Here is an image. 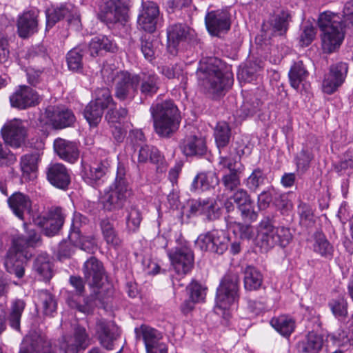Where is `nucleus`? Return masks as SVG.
Returning <instances> with one entry per match:
<instances>
[{
  "label": "nucleus",
  "mask_w": 353,
  "mask_h": 353,
  "mask_svg": "<svg viewBox=\"0 0 353 353\" xmlns=\"http://www.w3.org/2000/svg\"><path fill=\"white\" fill-rule=\"evenodd\" d=\"M256 244L265 252L275 245L287 246L292 239L290 228L274 227L273 216H265L259 222L257 229Z\"/></svg>",
  "instance_id": "423d86ee"
},
{
  "label": "nucleus",
  "mask_w": 353,
  "mask_h": 353,
  "mask_svg": "<svg viewBox=\"0 0 353 353\" xmlns=\"http://www.w3.org/2000/svg\"><path fill=\"white\" fill-rule=\"evenodd\" d=\"M220 60L210 58L207 61H201L196 71V75L203 81V86L212 94H221L229 89L233 84V74L227 71L223 72L218 63Z\"/></svg>",
  "instance_id": "39448f33"
},
{
  "label": "nucleus",
  "mask_w": 353,
  "mask_h": 353,
  "mask_svg": "<svg viewBox=\"0 0 353 353\" xmlns=\"http://www.w3.org/2000/svg\"><path fill=\"white\" fill-rule=\"evenodd\" d=\"M47 179L54 187L65 190L70 183V174L67 168L60 163H50L46 170Z\"/></svg>",
  "instance_id": "412c9836"
},
{
  "label": "nucleus",
  "mask_w": 353,
  "mask_h": 353,
  "mask_svg": "<svg viewBox=\"0 0 353 353\" xmlns=\"http://www.w3.org/2000/svg\"><path fill=\"white\" fill-rule=\"evenodd\" d=\"M159 9L157 4L150 1H143L138 16V23L146 32H152L156 29Z\"/></svg>",
  "instance_id": "a211bd4d"
},
{
  "label": "nucleus",
  "mask_w": 353,
  "mask_h": 353,
  "mask_svg": "<svg viewBox=\"0 0 353 353\" xmlns=\"http://www.w3.org/2000/svg\"><path fill=\"white\" fill-rule=\"evenodd\" d=\"M219 165L223 168H226L229 171H234L235 169H243V165L240 163V157L234 152H230L225 154H221V150H219Z\"/></svg>",
  "instance_id": "09e8293b"
},
{
  "label": "nucleus",
  "mask_w": 353,
  "mask_h": 353,
  "mask_svg": "<svg viewBox=\"0 0 353 353\" xmlns=\"http://www.w3.org/2000/svg\"><path fill=\"white\" fill-rule=\"evenodd\" d=\"M263 276L254 267L248 266L244 272V287L246 290H258L262 285Z\"/></svg>",
  "instance_id": "37998d69"
},
{
  "label": "nucleus",
  "mask_w": 353,
  "mask_h": 353,
  "mask_svg": "<svg viewBox=\"0 0 353 353\" xmlns=\"http://www.w3.org/2000/svg\"><path fill=\"white\" fill-rule=\"evenodd\" d=\"M328 336L339 346H345L350 344L353 347V333L350 330L347 334L344 330H338L336 332Z\"/></svg>",
  "instance_id": "0e129e2a"
},
{
  "label": "nucleus",
  "mask_w": 353,
  "mask_h": 353,
  "mask_svg": "<svg viewBox=\"0 0 353 353\" xmlns=\"http://www.w3.org/2000/svg\"><path fill=\"white\" fill-rule=\"evenodd\" d=\"M88 53L91 57L103 55L106 52H116L118 47L111 37L99 34L93 37L88 45Z\"/></svg>",
  "instance_id": "cd10ccee"
},
{
  "label": "nucleus",
  "mask_w": 353,
  "mask_h": 353,
  "mask_svg": "<svg viewBox=\"0 0 353 353\" xmlns=\"http://www.w3.org/2000/svg\"><path fill=\"white\" fill-rule=\"evenodd\" d=\"M168 255L179 276L188 274L193 267L194 253L185 241H177L176 245L168 250Z\"/></svg>",
  "instance_id": "9b49d317"
},
{
  "label": "nucleus",
  "mask_w": 353,
  "mask_h": 353,
  "mask_svg": "<svg viewBox=\"0 0 353 353\" xmlns=\"http://www.w3.org/2000/svg\"><path fill=\"white\" fill-rule=\"evenodd\" d=\"M291 15L288 11L282 10L274 15L270 21L272 32L278 35L285 34L288 29Z\"/></svg>",
  "instance_id": "c03bdc74"
},
{
  "label": "nucleus",
  "mask_w": 353,
  "mask_h": 353,
  "mask_svg": "<svg viewBox=\"0 0 353 353\" xmlns=\"http://www.w3.org/2000/svg\"><path fill=\"white\" fill-rule=\"evenodd\" d=\"M109 168L110 163L106 160L94 163L88 170L85 169L83 179L92 187L99 186L105 182Z\"/></svg>",
  "instance_id": "bb28decb"
},
{
  "label": "nucleus",
  "mask_w": 353,
  "mask_h": 353,
  "mask_svg": "<svg viewBox=\"0 0 353 353\" xmlns=\"http://www.w3.org/2000/svg\"><path fill=\"white\" fill-rule=\"evenodd\" d=\"M150 112L156 133L161 137H170L179 128L181 116L172 100L154 101Z\"/></svg>",
  "instance_id": "20e7f679"
},
{
  "label": "nucleus",
  "mask_w": 353,
  "mask_h": 353,
  "mask_svg": "<svg viewBox=\"0 0 353 353\" xmlns=\"http://www.w3.org/2000/svg\"><path fill=\"white\" fill-rule=\"evenodd\" d=\"M189 296L193 300L201 303L206 296L207 288L197 281H192L186 288Z\"/></svg>",
  "instance_id": "bf43d9fd"
},
{
  "label": "nucleus",
  "mask_w": 353,
  "mask_h": 353,
  "mask_svg": "<svg viewBox=\"0 0 353 353\" xmlns=\"http://www.w3.org/2000/svg\"><path fill=\"white\" fill-rule=\"evenodd\" d=\"M101 72L106 83H114V95L117 99L120 101H132L134 98L139 86L137 74L113 69L110 65H103Z\"/></svg>",
  "instance_id": "6e6552de"
},
{
  "label": "nucleus",
  "mask_w": 353,
  "mask_h": 353,
  "mask_svg": "<svg viewBox=\"0 0 353 353\" xmlns=\"http://www.w3.org/2000/svg\"><path fill=\"white\" fill-rule=\"evenodd\" d=\"M190 31L188 26L182 23L174 24L168 28V50L171 54H176L177 47L180 43L186 41L190 35Z\"/></svg>",
  "instance_id": "5701e85b"
},
{
  "label": "nucleus",
  "mask_w": 353,
  "mask_h": 353,
  "mask_svg": "<svg viewBox=\"0 0 353 353\" xmlns=\"http://www.w3.org/2000/svg\"><path fill=\"white\" fill-rule=\"evenodd\" d=\"M270 325L284 337H289L294 331L296 327L294 319L287 315H281L272 318L270 321Z\"/></svg>",
  "instance_id": "a19ab883"
},
{
  "label": "nucleus",
  "mask_w": 353,
  "mask_h": 353,
  "mask_svg": "<svg viewBox=\"0 0 353 353\" xmlns=\"http://www.w3.org/2000/svg\"><path fill=\"white\" fill-rule=\"evenodd\" d=\"M39 155L37 154H26L21 157V168L23 172H34L37 168Z\"/></svg>",
  "instance_id": "69168bd1"
},
{
  "label": "nucleus",
  "mask_w": 353,
  "mask_h": 353,
  "mask_svg": "<svg viewBox=\"0 0 353 353\" xmlns=\"http://www.w3.org/2000/svg\"><path fill=\"white\" fill-rule=\"evenodd\" d=\"M11 106L19 109H26L39 103V95L32 88L20 85L10 97Z\"/></svg>",
  "instance_id": "aec40b11"
},
{
  "label": "nucleus",
  "mask_w": 353,
  "mask_h": 353,
  "mask_svg": "<svg viewBox=\"0 0 353 353\" xmlns=\"http://www.w3.org/2000/svg\"><path fill=\"white\" fill-rule=\"evenodd\" d=\"M348 66L346 63L339 62L330 67L329 72L325 75L322 83L323 92L332 94L344 83Z\"/></svg>",
  "instance_id": "dca6fc26"
},
{
  "label": "nucleus",
  "mask_w": 353,
  "mask_h": 353,
  "mask_svg": "<svg viewBox=\"0 0 353 353\" xmlns=\"http://www.w3.org/2000/svg\"><path fill=\"white\" fill-rule=\"evenodd\" d=\"M59 349L64 353H78L81 347L73 339L72 336H63L59 340Z\"/></svg>",
  "instance_id": "774afa93"
},
{
  "label": "nucleus",
  "mask_w": 353,
  "mask_h": 353,
  "mask_svg": "<svg viewBox=\"0 0 353 353\" xmlns=\"http://www.w3.org/2000/svg\"><path fill=\"white\" fill-rule=\"evenodd\" d=\"M205 26L209 33L212 36L221 37L230 29L231 20L230 14L222 10L211 11L205 17Z\"/></svg>",
  "instance_id": "f3484780"
},
{
  "label": "nucleus",
  "mask_w": 353,
  "mask_h": 353,
  "mask_svg": "<svg viewBox=\"0 0 353 353\" xmlns=\"http://www.w3.org/2000/svg\"><path fill=\"white\" fill-rule=\"evenodd\" d=\"M32 270L42 279L49 281L53 274L52 263L49 256L46 254H39L34 260Z\"/></svg>",
  "instance_id": "58836bf2"
},
{
  "label": "nucleus",
  "mask_w": 353,
  "mask_h": 353,
  "mask_svg": "<svg viewBox=\"0 0 353 353\" xmlns=\"http://www.w3.org/2000/svg\"><path fill=\"white\" fill-rule=\"evenodd\" d=\"M25 305V302L21 299H17L12 304L8 321L10 325L16 330H20V320Z\"/></svg>",
  "instance_id": "603ef678"
},
{
  "label": "nucleus",
  "mask_w": 353,
  "mask_h": 353,
  "mask_svg": "<svg viewBox=\"0 0 353 353\" xmlns=\"http://www.w3.org/2000/svg\"><path fill=\"white\" fill-rule=\"evenodd\" d=\"M39 303L42 307L45 315L51 316L57 310V302L54 297L48 290L38 292Z\"/></svg>",
  "instance_id": "de8ad7c7"
},
{
  "label": "nucleus",
  "mask_w": 353,
  "mask_h": 353,
  "mask_svg": "<svg viewBox=\"0 0 353 353\" xmlns=\"http://www.w3.org/2000/svg\"><path fill=\"white\" fill-rule=\"evenodd\" d=\"M125 0H103L99 18L106 23H123L127 19Z\"/></svg>",
  "instance_id": "4468645a"
},
{
  "label": "nucleus",
  "mask_w": 353,
  "mask_h": 353,
  "mask_svg": "<svg viewBox=\"0 0 353 353\" xmlns=\"http://www.w3.org/2000/svg\"><path fill=\"white\" fill-rule=\"evenodd\" d=\"M323 344L322 335L310 332L298 343V348L300 352L303 353H317L321 350Z\"/></svg>",
  "instance_id": "4c0bfd02"
},
{
  "label": "nucleus",
  "mask_w": 353,
  "mask_h": 353,
  "mask_svg": "<svg viewBox=\"0 0 353 353\" xmlns=\"http://www.w3.org/2000/svg\"><path fill=\"white\" fill-rule=\"evenodd\" d=\"M243 169H235L223 176L221 182L225 190L234 191L241 184L240 174Z\"/></svg>",
  "instance_id": "4d7b16f0"
},
{
  "label": "nucleus",
  "mask_w": 353,
  "mask_h": 353,
  "mask_svg": "<svg viewBox=\"0 0 353 353\" xmlns=\"http://www.w3.org/2000/svg\"><path fill=\"white\" fill-rule=\"evenodd\" d=\"M110 105H114V101L110 91L106 88L97 89L95 91V99L91 101L85 108L83 115L90 126H97L101 120L103 111Z\"/></svg>",
  "instance_id": "9d476101"
},
{
  "label": "nucleus",
  "mask_w": 353,
  "mask_h": 353,
  "mask_svg": "<svg viewBox=\"0 0 353 353\" xmlns=\"http://www.w3.org/2000/svg\"><path fill=\"white\" fill-rule=\"evenodd\" d=\"M318 25L321 32V47L324 53L330 54L341 46L345 37L339 17L330 11L320 14Z\"/></svg>",
  "instance_id": "0eeeda50"
},
{
  "label": "nucleus",
  "mask_w": 353,
  "mask_h": 353,
  "mask_svg": "<svg viewBox=\"0 0 353 353\" xmlns=\"http://www.w3.org/2000/svg\"><path fill=\"white\" fill-rule=\"evenodd\" d=\"M26 57L30 60L41 61L46 65L50 63V58L49 57L46 48L43 45L33 46L28 51Z\"/></svg>",
  "instance_id": "13d9d810"
},
{
  "label": "nucleus",
  "mask_w": 353,
  "mask_h": 353,
  "mask_svg": "<svg viewBox=\"0 0 353 353\" xmlns=\"http://www.w3.org/2000/svg\"><path fill=\"white\" fill-rule=\"evenodd\" d=\"M38 15L37 10L23 12L17 19V32L21 38L26 39L38 31Z\"/></svg>",
  "instance_id": "b1692460"
},
{
  "label": "nucleus",
  "mask_w": 353,
  "mask_h": 353,
  "mask_svg": "<svg viewBox=\"0 0 353 353\" xmlns=\"http://www.w3.org/2000/svg\"><path fill=\"white\" fill-rule=\"evenodd\" d=\"M115 103L114 105H110L108 112L105 114V119L109 123H121L123 121L127 115L128 110L126 108H120L119 109L114 108Z\"/></svg>",
  "instance_id": "052dcab7"
},
{
  "label": "nucleus",
  "mask_w": 353,
  "mask_h": 353,
  "mask_svg": "<svg viewBox=\"0 0 353 353\" xmlns=\"http://www.w3.org/2000/svg\"><path fill=\"white\" fill-rule=\"evenodd\" d=\"M96 334L100 345L107 350H112L120 338L121 330L114 322L100 319L96 323Z\"/></svg>",
  "instance_id": "2eb2a0df"
},
{
  "label": "nucleus",
  "mask_w": 353,
  "mask_h": 353,
  "mask_svg": "<svg viewBox=\"0 0 353 353\" xmlns=\"http://www.w3.org/2000/svg\"><path fill=\"white\" fill-rule=\"evenodd\" d=\"M125 220L127 231L130 233L137 232L142 221L140 210L134 205L131 206L127 210Z\"/></svg>",
  "instance_id": "8fccbe9b"
},
{
  "label": "nucleus",
  "mask_w": 353,
  "mask_h": 353,
  "mask_svg": "<svg viewBox=\"0 0 353 353\" xmlns=\"http://www.w3.org/2000/svg\"><path fill=\"white\" fill-rule=\"evenodd\" d=\"M1 132L5 143L14 148H19L23 145L28 136L24 122L17 119L8 121Z\"/></svg>",
  "instance_id": "ddd939ff"
},
{
  "label": "nucleus",
  "mask_w": 353,
  "mask_h": 353,
  "mask_svg": "<svg viewBox=\"0 0 353 353\" xmlns=\"http://www.w3.org/2000/svg\"><path fill=\"white\" fill-rule=\"evenodd\" d=\"M190 212L203 214L209 220H214L220 216V208L214 199H199L192 203Z\"/></svg>",
  "instance_id": "2f4dec72"
},
{
  "label": "nucleus",
  "mask_w": 353,
  "mask_h": 353,
  "mask_svg": "<svg viewBox=\"0 0 353 353\" xmlns=\"http://www.w3.org/2000/svg\"><path fill=\"white\" fill-rule=\"evenodd\" d=\"M329 307L336 317L345 316L347 313V302L342 296H338L329 302Z\"/></svg>",
  "instance_id": "e2e57ef3"
},
{
  "label": "nucleus",
  "mask_w": 353,
  "mask_h": 353,
  "mask_svg": "<svg viewBox=\"0 0 353 353\" xmlns=\"http://www.w3.org/2000/svg\"><path fill=\"white\" fill-rule=\"evenodd\" d=\"M81 217L75 216L72 220L69 239L74 243L79 244L82 250L88 253H94L97 250V242L93 237H83L81 235Z\"/></svg>",
  "instance_id": "a878e982"
},
{
  "label": "nucleus",
  "mask_w": 353,
  "mask_h": 353,
  "mask_svg": "<svg viewBox=\"0 0 353 353\" xmlns=\"http://www.w3.org/2000/svg\"><path fill=\"white\" fill-rule=\"evenodd\" d=\"M22 347L28 353H48L57 350V345H53L50 340L37 333H32L25 337Z\"/></svg>",
  "instance_id": "4be33fe9"
},
{
  "label": "nucleus",
  "mask_w": 353,
  "mask_h": 353,
  "mask_svg": "<svg viewBox=\"0 0 353 353\" xmlns=\"http://www.w3.org/2000/svg\"><path fill=\"white\" fill-rule=\"evenodd\" d=\"M219 183V179L216 172L212 171L199 173L193 179L191 190H208L214 188Z\"/></svg>",
  "instance_id": "c9c22d12"
},
{
  "label": "nucleus",
  "mask_w": 353,
  "mask_h": 353,
  "mask_svg": "<svg viewBox=\"0 0 353 353\" xmlns=\"http://www.w3.org/2000/svg\"><path fill=\"white\" fill-rule=\"evenodd\" d=\"M214 137L219 150L226 147L231 138V129L228 123L225 121L219 122L214 128Z\"/></svg>",
  "instance_id": "a18cd8bd"
},
{
  "label": "nucleus",
  "mask_w": 353,
  "mask_h": 353,
  "mask_svg": "<svg viewBox=\"0 0 353 353\" xmlns=\"http://www.w3.org/2000/svg\"><path fill=\"white\" fill-rule=\"evenodd\" d=\"M137 338H142L145 349L161 343V333L158 330L145 325H142L134 330Z\"/></svg>",
  "instance_id": "ea45409f"
},
{
  "label": "nucleus",
  "mask_w": 353,
  "mask_h": 353,
  "mask_svg": "<svg viewBox=\"0 0 353 353\" xmlns=\"http://www.w3.org/2000/svg\"><path fill=\"white\" fill-rule=\"evenodd\" d=\"M180 149L186 157H202L207 152L206 140L200 134L186 135L180 142Z\"/></svg>",
  "instance_id": "6ab92c4d"
},
{
  "label": "nucleus",
  "mask_w": 353,
  "mask_h": 353,
  "mask_svg": "<svg viewBox=\"0 0 353 353\" xmlns=\"http://www.w3.org/2000/svg\"><path fill=\"white\" fill-rule=\"evenodd\" d=\"M313 250L321 256L331 259L333 257L334 247L327 240L325 234L321 231H316L312 236Z\"/></svg>",
  "instance_id": "e433bc0d"
},
{
  "label": "nucleus",
  "mask_w": 353,
  "mask_h": 353,
  "mask_svg": "<svg viewBox=\"0 0 353 353\" xmlns=\"http://www.w3.org/2000/svg\"><path fill=\"white\" fill-rule=\"evenodd\" d=\"M141 94L145 97H152L159 90L161 84L159 77L154 72H141L137 74Z\"/></svg>",
  "instance_id": "7c9ffc66"
},
{
  "label": "nucleus",
  "mask_w": 353,
  "mask_h": 353,
  "mask_svg": "<svg viewBox=\"0 0 353 353\" xmlns=\"http://www.w3.org/2000/svg\"><path fill=\"white\" fill-rule=\"evenodd\" d=\"M265 179L266 176L263 170L256 168L245 180V185L250 190L256 192L260 186L264 184Z\"/></svg>",
  "instance_id": "5fc2aeb1"
},
{
  "label": "nucleus",
  "mask_w": 353,
  "mask_h": 353,
  "mask_svg": "<svg viewBox=\"0 0 353 353\" xmlns=\"http://www.w3.org/2000/svg\"><path fill=\"white\" fill-rule=\"evenodd\" d=\"M241 216L245 221L253 222L258 217V212L255 211L254 204L252 200L238 208Z\"/></svg>",
  "instance_id": "338daca9"
},
{
  "label": "nucleus",
  "mask_w": 353,
  "mask_h": 353,
  "mask_svg": "<svg viewBox=\"0 0 353 353\" xmlns=\"http://www.w3.org/2000/svg\"><path fill=\"white\" fill-rule=\"evenodd\" d=\"M83 273L84 279L90 287L91 293L84 299L83 304L74 301H71L69 304L78 311L88 314L96 306L103 303V296L101 288L105 278V270L102 263L92 256L84 263Z\"/></svg>",
  "instance_id": "f03ea898"
},
{
  "label": "nucleus",
  "mask_w": 353,
  "mask_h": 353,
  "mask_svg": "<svg viewBox=\"0 0 353 353\" xmlns=\"http://www.w3.org/2000/svg\"><path fill=\"white\" fill-rule=\"evenodd\" d=\"M158 41L150 35H144L141 39V50L144 57L149 61L154 59L157 53Z\"/></svg>",
  "instance_id": "3c124183"
},
{
  "label": "nucleus",
  "mask_w": 353,
  "mask_h": 353,
  "mask_svg": "<svg viewBox=\"0 0 353 353\" xmlns=\"http://www.w3.org/2000/svg\"><path fill=\"white\" fill-rule=\"evenodd\" d=\"M88 47L85 43L79 44L66 54V62L68 68L72 72H79L83 69V57L88 53Z\"/></svg>",
  "instance_id": "f704fd0d"
},
{
  "label": "nucleus",
  "mask_w": 353,
  "mask_h": 353,
  "mask_svg": "<svg viewBox=\"0 0 353 353\" xmlns=\"http://www.w3.org/2000/svg\"><path fill=\"white\" fill-rule=\"evenodd\" d=\"M23 225L26 234L13 240L5 259L7 271L19 279L24 276L25 263L32 256L28 249L36 246L41 239L40 235L34 230L29 228L26 223Z\"/></svg>",
  "instance_id": "f257e3e1"
},
{
  "label": "nucleus",
  "mask_w": 353,
  "mask_h": 353,
  "mask_svg": "<svg viewBox=\"0 0 353 353\" xmlns=\"http://www.w3.org/2000/svg\"><path fill=\"white\" fill-rule=\"evenodd\" d=\"M139 163H146L150 161L157 165V170L159 172H163L166 170L167 165L163 157L159 150L149 145L141 146L138 156Z\"/></svg>",
  "instance_id": "473e14b6"
},
{
  "label": "nucleus",
  "mask_w": 353,
  "mask_h": 353,
  "mask_svg": "<svg viewBox=\"0 0 353 353\" xmlns=\"http://www.w3.org/2000/svg\"><path fill=\"white\" fill-rule=\"evenodd\" d=\"M54 149L60 159L70 163L79 159V150L76 142L58 138L54 141Z\"/></svg>",
  "instance_id": "c756f323"
},
{
  "label": "nucleus",
  "mask_w": 353,
  "mask_h": 353,
  "mask_svg": "<svg viewBox=\"0 0 353 353\" xmlns=\"http://www.w3.org/2000/svg\"><path fill=\"white\" fill-rule=\"evenodd\" d=\"M288 76L291 86L295 90H299L300 85L308 76V72L302 61L294 63L289 71Z\"/></svg>",
  "instance_id": "79ce46f5"
},
{
  "label": "nucleus",
  "mask_w": 353,
  "mask_h": 353,
  "mask_svg": "<svg viewBox=\"0 0 353 353\" xmlns=\"http://www.w3.org/2000/svg\"><path fill=\"white\" fill-rule=\"evenodd\" d=\"M125 174V168L119 163L114 183L104 190L99 199L104 211L116 212L123 209L132 196L133 191Z\"/></svg>",
  "instance_id": "7ed1b4c3"
},
{
  "label": "nucleus",
  "mask_w": 353,
  "mask_h": 353,
  "mask_svg": "<svg viewBox=\"0 0 353 353\" xmlns=\"http://www.w3.org/2000/svg\"><path fill=\"white\" fill-rule=\"evenodd\" d=\"M212 245L211 252L223 254L228 249L230 239L225 232L212 230Z\"/></svg>",
  "instance_id": "49530a36"
},
{
  "label": "nucleus",
  "mask_w": 353,
  "mask_h": 353,
  "mask_svg": "<svg viewBox=\"0 0 353 353\" xmlns=\"http://www.w3.org/2000/svg\"><path fill=\"white\" fill-rule=\"evenodd\" d=\"M313 157L312 154L308 150L302 149L295 158L297 170L301 173L307 171L310 168V162Z\"/></svg>",
  "instance_id": "680f3d73"
},
{
  "label": "nucleus",
  "mask_w": 353,
  "mask_h": 353,
  "mask_svg": "<svg viewBox=\"0 0 353 353\" xmlns=\"http://www.w3.org/2000/svg\"><path fill=\"white\" fill-rule=\"evenodd\" d=\"M8 204L12 213L20 220H23L25 214L32 211V201L30 196L20 192H14L8 199Z\"/></svg>",
  "instance_id": "c85d7f7f"
},
{
  "label": "nucleus",
  "mask_w": 353,
  "mask_h": 353,
  "mask_svg": "<svg viewBox=\"0 0 353 353\" xmlns=\"http://www.w3.org/2000/svg\"><path fill=\"white\" fill-rule=\"evenodd\" d=\"M298 214L301 224L305 227H310L314 223V210L310 204L301 202L298 206Z\"/></svg>",
  "instance_id": "6e6d98bb"
},
{
  "label": "nucleus",
  "mask_w": 353,
  "mask_h": 353,
  "mask_svg": "<svg viewBox=\"0 0 353 353\" xmlns=\"http://www.w3.org/2000/svg\"><path fill=\"white\" fill-rule=\"evenodd\" d=\"M65 214L59 206H52L48 208L46 214L38 216L34 219V224L42 228L48 236H53L61 229Z\"/></svg>",
  "instance_id": "f8f14e48"
},
{
  "label": "nucleus",
  "mask_w": 353,
  "mask_h": 353,
  "mask_svg": "<svg viewBox=\"0 0 353 353\" xmlns=\"http://www.w3.org/2000/svg\"><path fill=\"white\" fill-rule=\"evenodd\" d=\"M46 114L55 128L69 127L75 121V117L71 110L59 106L48 107Z\"/></svg>",
  "instance_id": "393cba45"
},
{
  "label": "nucleus",
  "mask_w": 353,
  "mask_h": 353,
  "mask_svg": "<svg viewBox=\"0 0 353 353\" xmlns=\"http://www.w3.org/2000/svg\"><path fill=\"white\" fill-rule=\"evenodd\" d=\"M69 14V10L65 6H61L46 10V28H51L57 22Z\"/></svg>",
  "instance_id": "864d4df0"
},
{
  "label": "nucleus",
  "mask_w": 353,
  "mask_h": 353,
  "mask_svg": "<svg viewBox=\"0 0 353 353\" xmlns=\"http://www.w3.org/2000/svg\"><path fill=\"white\" fill-rule=\"evenodd\" d=\"M103 239L108 248L118 250L122 245V239L114 226L113 222L109 219H103L99 223Z\"/></svg>",
  "instance_id": "72a5a7b5"
},
{
  "label": "nucleus",
  "mask_w": 353,
  "mask_h": 353,
  "mask_svg": "<svg viewBox=\"0 0 353 353\" xmlns=\"http://www.w3.org/2000/svg\"><path fill=\"white\" fill-rule=\"evenodd\" d=\"M239 277L229 273L221 279L216 290V309L227 310L239 299Z\"/></svg>",
  "instance_id": "1a4fd4ad"
}]
</instances>
